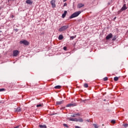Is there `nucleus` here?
Masks as SVG:
<instances>
[{
	"mask_svg": "<svg viewBox=\"0 0 128 128\" xmlns=\"http://www.w3.org/2000/svg\"><path fill=\"white\" fill-rule=\"evenodd\" d=\"M82 12L80 11H78L74 12L70 16V20L72 18H76V16H80V14Z\"/></svg>",
	"mask_w": 128,
	"mask_h": 128,
	"instance_id": "obj_1",
	"label": "nucleus"
},
{
	"mask_svg": "<svg viewBox=\"0 0 128 128\" xmlns=\"http://www.w3.org/2000/svg\"><path fill=\"white\" fill-rule=\"evenodd\" d=\"M82 12L80 11H78L74 12L70 16V20L72 18H76V16H80V14Z\"/></svg>",
	"mask_w": 128,
	"mask_h": 128,
	"instance_id": "obj_2",
	"label": "nucleus"
},
{
	"mask_svg": "<svg viewBox=\"0 0 128 128\" xmlns=\"http://www.w3.org/2000/svg\"><path fill=\"white\" fill-rule=\"evenodd\" d=\"M68 28V26L66 25L64 26H62L58 30V32H64V30H66Z\"/></svg>",
	"mask_w": 128,
	"mask_h": 128,
	"instance_id": "obj_3",
	"label": "nucleus"
},
{
	"mask_svg": "<svg viewBox=\"0 0 128 128\" xmlns=\"http://www.w3.org/2000/svg\"><path fill=\"white\" fill-rule=\"evenodd\" d=\"M20 44H25V46H28V42L26 40H22L20 42Z\"/></svg>",
	"mask_w": 128,
	"mask_h": 128,
	"instance_id": "obj_4",
	"label": "nucleus"
},
{
	"mask_svg": "<svg viewBox=\"0 0 128 128\" xmlns=\"http://www.w3.org/2000/svg\"><path fill=\"white\" fill-rule=\"evenodd\" d=\"M20 52L18 50H14L13 51V56H18Z\"/></svg>",
	"mask_w": 128,
	"mask_h": 128,
	"instance_id": "obj_5",
	"label": "nucleus"
},
{
	"mask_svg": "<svg viewBox=\"0 0 128 128\" xmlns=\"http://www.w3.org/2000/svg\"><path fill=\"white\" fill-rule=\"evenodd\" d=\"M52 7L54 8H56V0H52L50 2Z\"/></svg>",
	"mask_w": 128,
	"mask_h": 128,
	"instance_id": "obj_6",
	"label": "nucleus"
},
{
	"mask_svg": "<svg viewBox=\"0 0 128 128\" xmlns=\"http://www.w3.org/2000/svg\"><path fill=\"white\" fill-rule=\"evenodd\" d=\"M112 38V34L110 33L106 36V40H110V38Z\"/></svg>",
	"mask_w": 128,
	"mask_h": 128,
	"instance_id": "obj_7",
	"label": "nucleus"
},
{
	"mask_svg": "<svg viewBox=\"0 0 128 128\" xmlns=\"http://www.w3.org/2000/svg\"><path fill=\"white\" fill-rule=\"evenodd\" d=\"M14 112H22V109L20 108H15Z\"/></svg>",
	"mask_w": 128,
	"mask_h": 128,
	"instance_id": "obj_8",
	"label": "nucleus"
},
{
	"mask_svg": "<svg viewBox=\"0 0 128 128\" xmlns=\"http://www.w3.org/2000/svg\"><path fill=\"white\" fill-rule=\"evenodd\" d=\"M128 8H126V4H124L123 6L121 8V10H126Z\"/></svg>",
	"mask_w": 128,
	"mask_h": 128,
	"instance_id": "obj_9",
	"label": "nucleus"
},
{
	"mask_svg": "<svg viewBox=\"0 0 128 128\" xmlns=\"http://www.w3.org/2000/svg\"><path fill=\"white\" fill-rule=\"evenodd\" d=\"M64 100L56 102V104L59 106L60 104H64Z\"/></svg>",
	"mask_w": 128,
	"mask_h": 128,
	"instance_id": "obj_10",
	"label": "nucleus"
},
{
	"mask_svg": "<svg viewBox=\"0 0 128 128\" xmlns=\"http://www.w3.org/2000/svg\"><path fill=\"white\" fill-rule=\"evenodd\" d=\"M26 4H32V0H26Z\"/></svg>",
	"mask_w": 128,
	"mask_h": 128,
	"instance_id": "obj_11",
	"label": "nucleus"
},
{
	"mask_svg": "<svg viewBox=\"0 0 128 128\" xmlns=\"http://www.w3.org/2000/svg\"><path fill=\"white\" fill-rule=\"evenodd\" d=\"M82 6H84V4H79L78 5V8H82Z\"/></svg>",
	"mask_w": 128,
	"mask_h": 128,
	"instance_id": "obj_12",
	"label": "nucleus"
},
{
	"mask_svg": "<svg viewBox=\"0 0 128 128\" xmlns=\"http://www.w3.org/2000/svg\"><path fill=\"white\" fill-rule=\"evenodd\" d=\"M66 14H68V12L64 11V13L62 14V18H66Z\"/></svg>",
	"mask_w": 128,
	"mask_h": 128,
	"instance_id": "obj_13",
	"label": "nucleus"
},
{
	"mask_svg": "<svg viewBox=\"0 0 128 128\" xmlns=\"http://www.w3.org/2000/svg\"><path fill=\"white\" fill-rule=\"evenodd\" d=\"M62 86H56L54 87V88H55L56 90H60Z\"/></svg>",
	"mask_w": 128,
	"mask_h": 128,
	"instance_id": "obj_14",
	"label": "nucleus"
},
{
	"mask_svg": "<svg viewBox=\"0 0 128 128\" xmlns=\"http://www.w3.org/2000/svg\"><path fill=\"white\" fill-rule=\"evenodd\" d=\"M69 120H70L71 122H76L77 121V118H70Z\"/></svg>",
	"mask_w": 128,
	"mask_h": 128,
	"instance_id": "obj_15",
	"label": "nucleus"
},
{
	"mask_svg": "<svg viewBox=\"0 0 128 128\" xmlns=\"http://www.w3.org/2000/svg\"><path fill=\"white\" fill-rule=\"evenodd\" d=\"M39 128H46V124H44V125L40 124V125H39Z\"/></svg>",
	"mask_w": 128,
	"mask_h": 128,
	"instance_id": "obj_16",
	"label": "nucleus"
},
{
	"mask_svg": "<svg viewBox=\"0 0 128 128\" xmlns=\"http://www.w3.org/2000/svg\"><path fill=\"white\" fill-rule=\"evenodd\" d=\"M58 38L59 40H62V38H64V36H62V34H60L58 36Z\"/></svg>",
	"mask_w": 128,
	"mask_h": 128,
	"instance_id": "obj_17",
	"label": "nucleus"
},
{
	"mask_svg": "<svg viewBox=\"0 0 128 128\" xmlns=\"http://www.w3.org/2000/svg\"><path fill=\"white\" fill-rule=\"evenodd\" d=\"M76 116H80V113H78L76 114H74V115H71V116H72V118H76Z\"/></svg>",
	"mask_w": 128,
	"mask_h": 128,
	"instance_id": "obj_18",
	"label": "nucleus"
},
{
	"mask_svg": "<svg viewBox=\"0 0 128 128\" xmlns=\"http://www.w3.org/2000/svg\"><path fill=\"white\" fill-rule=\"evenodd\" d=\"M74 106V104H70L66 105V108H70V106Z\"/></svg>",
	"mask_w": 128,
	"mask_h": 128,
	"instance_id": "obj_19",
	"label": "nucleus"
},
{
	"mask_svg": "<svg viewBox=\"0 0 128 128\" xmlns=\"http://www.w3.org/2000/svg\"><path fill=\"white\" fill-rule=\"evenodd\" d=\"M76 122H84V120H82V118L77 119Z\"/></svg>",
	"mask_w": 128,
	"mask_h": 128,
	"instance_id": "obj_20",
	"label": "nucleus"
},
{
	"mask_svg": "<svg viewBox=\"0 0 128 128\" xmlns=\"http://www.w3.org/2000/svg\"><path fill=\"white\" fill-rule=\"evenodd\" d=\"M114 82H118V77L116 76L114 78Z\"/></svg>",
	"mask_w": 128,
	"mask_h": 128,
	"instance_id": "obj_21",
	"label": "nucleus"
},
{
	"mask_svg": "<svg viewBox=\"0 0 128 128\" xmlns=\"http://www.w3.org/2000/svg\"><path fill=\"white\" fill-rule=\"evenodd\" d=\"M92 126H94V128H99V126H98V125L96 124H92Z\"/></svg>",
	"mask_w": 128,
	"mask_h": 128,
	"instance_id": "obj_22",
	"label": "nucleus"
},
{
	"mask_svg": "<svg viewBox=\"0 0 128 128\" xmlns=\"http://www.w3.org/2000/svg\"><path fill=\"white\" fill-rule=\"evenodd\" d=\"M84 88H88V84H86V83H85L84 84Z\"/></svg>",
	"mask_w": 128,
	"mask_h": 128,
	"instance_id": "obj_23",
	"label": "nucleus"
},
{
	"mask_svg": "<svg viewBox=\"0 0 128 128\" xmlns=\"http://www.w3.org/2000/svg\"><path fill=\"white\" fill-rule=\"evenodd\" d=\"M44 106V104H37L36 108H40V106Z\"/></svg>",
	"mask_w": 128,
	"mask_h": 128,
	"instance_id": "obj_24",
	"label": "nucleus"
},
{
	"mask_svg": "<svg viewBox=\"0 0 128 128\" xmlns=\"http://www.w3.org/2000/svg\"><path fill=\"white\" fill-rule=\"evenodd\" d=\"M108 80V77H105L104 78V82H106V80Z\"/></svg>",
	"mask_w": 128,
	"mask_h": 128,
	"instance_id": "obj_25",
	"label": "nucleus"
},
{
	"mask_svg": "<svg viewBox=\"0 0 128 128\" xmlns=\"http://www.w3.org/2000/svg\"><path fill=\"white\" fill-rule=\"evenodd\" d=\"M116 40V36H115L113 37L112 40Z\"/></svg>",
	"mask_w": 128,
	"mask_h": 128,
	"instance_id": "obj_26",
	"label": "nucleus"
},
{
	"mask_svg": "<svg viewBox=\"0 0 128 128\" xmlns=\"http://www.w3.org/2000/svg\"><path fill=\"white\" fill-rule=\"evenodd\" d=\"M6 91V89L4 88H0V92H4Z\"/></svg>",
	"mask_w": 128,
	"mask_h": 128,
	"instance_id": "obj_27",
	"label": "nucleus"
},
{
	"mask_svg": "<svg viewBox=\"0 0 128 128\" xmlns=\"http://www.w3.org/2000/svg\"><path fill=\"white\" fill-rule=\"evenodd\" d=\"M63 126H65V128H68V126L66 124H63Z\"/></svg>",
	"mask_w": 128,
	"mask_h": 128,
	"instance_id": "obj_28",
	"label": "nucleus"
},
{
	"mask_svg": "<svg viewBox=\"0 0 128 128\" xmlns=\"http://www.w3.org/2000/svg\"><path fill=\"white\" fill-rule=\"evenodd\" d=\"M76 36H72L70 37V40H74V38H75Z\"/></svg>",
	"mask_w": 128,
	"mask_h": 128,
	"instance_id": "obj_29",
	"label": "nucleus"
},
{
	"mask_svg": "<svg viewBox=\"0 0 128 128\" xmlns=\"http://www.w3.org/2000/svg\"><path fill=\"white\" fill-rule=\"evenodd\" d=\"M111 122H112V124H116V120H112L111 121Z\"/></svg>",
	"mask_w": 128,
	"mask_h": 128,
	"instance_id": "obj_30",
	"label": "nucleus"
},
{
	"mask_svg": "<svg viewBox=\"0 0 128 128\" xmlns=\"http://www.w3.org/2000/svg\"><path fill=\"white\" fill-rule=\"evenodd\" d=\"M124 126L125 128H126V127L128 126V124H124Z\"/></svg>",
	"mask_w": 128,
	"mask_h": 128,
	"instance_id": "obj_31",
	"label": "nucleus"
},
{
	"mask_svg": "<svg viewBox=\"0 0 128 128\" xmlns=\"http://www.w3.org/2000/svg\"><path fill=\"white\" fill-rule=\"evenodd\" d=\"M66 46H64L63 49L64 50H66Z\"/></svg>",
	"mask_w": 128,
	"mask_h": 128,
	"instance_id": "obj_32",
	"label": "nucleus"
},
{
	"mask_svg": "<svg viewBox=\"0 0 128 128\" xmlns=\"http://www.w3.org/2000/svg\"><path fill=\"white\" fill-rule=\"evenodd\" d=\"M68 6V4L66 3H64V6Z\"/></svg>",
	"mask_w": 128,
	"mask_h": 128,
	"instance_id": "obj_33",
	"label": "nucleus"
},
{
	"mask_svg": "<svg viewBox=\"0 0 128 128\" xmlns=\"http://www.w3.org/2000/svg\"><path fill=\"white\" fill-rule=\"evenodd\" d=\"M86 122H90V120H86Z\"/></svg>",
	"mask_w": 128,
	"mask_h": 128,
	"instance_id": "obj_34",
	"label": "nucleus"
},
{
	"mask_svg": "<svg viewBox=\"0 0 128 128\" xmlns=\"http://www.w3.org/2000/svg\"><path fill=\"white\" fill-rule=\"evenodd\" d=\"M10 2H14V0H8V2H10Z\"/></svg>",
	"mask_w": 128,
	"mask_h": 128,
	"instance_id": "obj_35",
	"label": "nucleus"
},
{
	"mask_svg": "<svg viewBox=\"0 0 128 128\" xmlns=\"http://www.w3.org/2000/svg\"><path fill=\"white\" fill-rule=\"evenodd\" d=\"M86 100H83V102H86Z\"/></svg>",
	"mask_w": 128,
	"mask_h": 128,
	"instance_id": "obj_36",
	"label": "nucleus"
},
{
	"mask_svg": "<svg viewBox=\"0 0 128 128\" xmlns=\"http://www.w3.org/2000/svg\"><path fill=\"white\" fill-rule=\"evenodd\" d=\"M12 18H14V15H12Z\"/></svg>",
	"mask_w": 128,
	"mask_h": 128,
	"instance_id": "obj_37",
	"label": "nucleus"
},
{
	"mask_svg": "<svg viewBox=\"0 0 128 128\" xmlns=\"http://www.w3.org/2000/svg\"><path fill=\"white\" fill-rule=\"evenodd\" d=\"M116 17H115V18H114V20H116Z\"/></svg>",
	"mask_w": 128,
	"mask_h": 128,
	"instance_id": "obj_38",
	"label": "nucleus"
},
{
	"mask_svg": "<svg viewBox=\"0 0 128 128\" xmlns=\"http://www.w3.org/2000/svg\"><path fill=\"white\" fill-rule=\"evenodd\" d=\"M0 32H2V30H0Z\"/></svg>",
	"mask_w": 128,
	"mask_h": 128,
	"instance_id": "obj_39",
	"label": "nucleus"
},
{
	"mask_svg": "<svg viewBox=\"0 0 128 128\" xmlns=\"http://www.w3.org/2000/svg\"><path fill=\"white\" fill-rule=\"evenodd\" d=\"M1 34H0V36Z\"/></svg>",
	"mask_w": 128,
	"mask_h": 128,
	"instance_id": "obj_40",
	"label": "nucleus"
},
{
	"mask_svg": "<svg viewBox=\"0 0 128 128\" xmlns=\"http://www.w3.org/2000/svg\"><path fill=\"white\" fill-rule=\"evenodd\" d=\"M102 126H104V124H102Z\"/></svg>",
	"mask_w": 128,
	"mask_h": 128,
	"instance_id": "obj_41",
	"label": "nucleus"
}]
</instances>
